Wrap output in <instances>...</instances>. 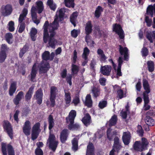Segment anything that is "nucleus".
<instances>
[{
	"label": "nucleus",
	"instance_id": "nucleus-1",
	"mask_svg": "<svg viewBox=\"0 0 155 155\" xmlns=\"http://www.w3.org/2000/svg\"><path fill=\"white\" fill-rule=\"evenodd\" d=\"M58 17H57L54 21L49 24V22L45 21L43 26V41L45 43L47 42L48 39V44L52 48H54L57 40L54 38L56 35L55 31L57 30L59 26V23L57 21Z\"/></svg>",
	"mask_w": 155,
	"mask_h": 155
},
{
	"label": "nucleus",
	"instance_id": "nucleus-2",
	"mask_svg": "<svg viewBox=\"0 0 155 155\" xmlns=\"http://www.w3.org/2000/svg\"><path fill=\"white\" fill-rule=\"evenodd\" d=\"M76 116V111L74 110H71L69 112L68 116L66 118V123L67 124L70 123L68 125V128L70 130H77L80 128V126L78 124H74V120Z\"/></svg>",
	"mask_w": 155,
	"mask_h": 155
},
{
	"label": "nucleus",
	"instance_id": "nucleus-3",
	"mask_svg": "<svg viewBox=\"0 0 155 155\" xmlns=\"http://www.w3.org/2000/svg\"><path fill=\"white\" fill-rule=\"evenodd\" d=\"M148 143L147 139L145 137H143L141 139V141H135L133 147L135 150L141 152L147 149Z\"/></svg>",
	"mask_w": 155,
	"mask_h": 155
},
{
	"label": "nucleus",
	"instance_id": "nucleus-4",
	"mask_svg": "<svg viewBox=\"0 0 155 155\" xmlns=\"http://www.w3.org/2000/svg\"><path fill=\"white\" fill-rule=\"evenodd\" d=\"M49 142V147L53 152H55L58 147V142L56 140V137L53 134H50L48 140Z\"/></svg>",
	"mask_w": 155,
	"mask_h": 155
},
{
	"label": "nucleus",
	"instance_id": "nucleus-5",
	"mask_svg": "<svg viewBox=\"0 0 155 155\" xmlns=\"http://www.w3.org/2000/svg\"><path fill=\"white\" fill-rule=\"evenodd\" d=\"M3 127L4 130L7 133L8 136L12 139L13 137V131L11 123L7 120L3 122Z\"/></svg>",
	"mask_w": 155,
	"mask_h": 155
},
{
	"label": "nucleus",
	"instance_id": "nucleus-6",
	"mask_svg": "<svg viewBox=\"0 0 155 155\" xmlns=\"http://www.w3.org/2000/svg\"><path fill=\"white\" fill-rule=\"evenodd\" d=\"M6 147L8 155H15V151L12 146L10 144L6 145V143H2L1 144L2 152L3 155H7Z\"/></svg>",
	"mask_w": 155,
	"mask_h": 155
},
{
	"label": "nucleus",
	"instance_id": "nucleus-7",
	"mask_svg": "<svg viewBox=\"0 0 155 155\" xmlns=\"http://www.w3.org/2000/svg\"><path fill=\"white\" fill-rule=\"evenodd\" d=\"M40 123L39 122L36 123L33 127L31 133V139L34 140L37 138L40 132Z\"/></svg>",
	"mask_w": 155,
	"mask_h": 155
},
{
	"label": "nucleus",
	"instance_id": "nucleus-8",
	"mask_svg": "<svg viewBox=\"0 0 155 155\" xmlns=\"http://www.w3.org/2000/svg\"><path fill=\"white\" fill-rule=\"evenodd\" d=\"M50 68L49 63L47 61H42L39 67V72L40 74H47Z\"/></svg>",
	"mask_w": 155,
	"mask_h": 155
},
{
	"label": "nucleus",
	"instance_id": "nucleus-9",
	"mask_svg": "<svg viewBox=\"0 0 155 155\" xmlns=\"http://www.w3.org/2000/svg\"><path fill=\"white\" fill-rule=\"evenodd\" d=\"M113 31L115 32L119 36L120 39H123L124 38V34L121 25L117 23L113 25Z\"/></svg>",
	"mask_w": 155,
	"mask_h": 155
},
{
	"label": "nucleus",
	"instance_id": "nucleus-10",
	"mask_svg": "<svg viewBox=\"0 0 155 155\" xmlns=\"http://www.w3.org/2000/svg\"><path fill=\"white\" fill-rule=\"evenodd\" d=\"M119 51L120 54L121 55H124V60L127 61L129 60L128 49L126 47H123L121 45H119Z\"/></svg>",
	"mask_w": 155,
	"mask_h": 155
},
{
	"label": "nucleus",
	"instance_id": "nucleus-11",
	"mask_svg": "<svg viewBox=\"0 0 155 155\" xmlns=\"http://www.w3.org/2000/svg\"><path fill=\"white\" fill-rule=\"evenodd\" d=\"M113 88L114 91L117 93V97L121 99L126 97V94L124 93V91L119 85L116 84L113 86Z\"/></svg>",
	"mask_w": 155,
	"mask_h": 155
},
{
	"label": "nucleus",
	"instance_id": "nucleus-12",
	"mask_svg": "<svg viewBox=\"0 0 155 155\" xmlns=\"http://www.w3.org/2000/svg\"><path fill=\"white\" fill-rule=\"evenodd\" d=\"M37 62H35L31 68V71L28 77H30V80L33 82L35 81V79L36 77V75L38 72V68L37 67Z\"/></svg>",
	"mask_w": 155,
	"mask_h": 155
},
{
	"label": "nucleus",
	"instance_id": "nucleus-13",
	"mask_svg": "<svg viewBox=\"0 0 155 155\" xmlns=\"http://www.w3.org/2000/svg\"><path fill=\"white\" fill-rule=\"evenodd\" d=\"M43 96V93L41 88L38 89L35 93L34 95V97L36 100V102L38 104L41 105L42 102Z\"/></svg>",
	"mask_w": 155,
	"mask_h": 155
},
{
	"label": "nucleus",
	"instance_id": "nucleus-14",
	"mask_svg": "<svg viewBox=\"0 0 155 155\" xmlns=\"http://www.w3.org/2000/svg\"><path fill=\"white\" fill-rule=\"evenodd\" d=\"M68 130L67 129H64L62 130L60 133V139L62 143H65L67 140L69 135Z\"/></svg>",
	"mask_w": 155,
	"mask_h": 155
},
{
	"label": "nucleus",
	"instance_id": "nucleus-15",
	"mask_svg": "<svg viewBox=\"0 0 155 155\" xmlns=\"http://www.w3.org/2000/svg\"><path fill=\"white\" fill-rule=\"evenodd\" d=\"M131 137L129 132H125L123 133L122 137L123 141L125 145H128L130 142Z\"/></svg>",
	"mask_w": 155,
	"mask_h": 155
},
{
	"label": "nucleus",
	"instance_id": "nucleus-16",
	"mask_svg": "<svg viewBox=\"0 0 155 155\" xmlns=\"http://www.w3.org/2000/svg\"><path fill=\"white\" fill-rule=\"evenodd\" d=\"M31 129L30 122L27 120L25 122L23 128V132L25 135L28 136L30 135Z\"/></svg>",
	"mask_w": 155,
	"mask_h": 155
},
{
	"label": "nucleus",
	"instance_id": "nucleus-17",
	"mask_svg": "<svg viewBox=\"0 0 155 155\" xmlns=\"http://www.w3.org/2000/svg\"><path fill=\"white\" fill-rule=\"evenodd\" d=\"M24 97V93L23 92L21 91L19 92L13 99V101L14 104L16 105H18Z\"/></svg>",
	"mask_w": 155,
	"mask_h": 155
},
{
	"label": "nucleus",
	"instance_id": "nucleus-18",
	"mask_svg": "<svg viewBox=\"0 0 155 155\" xmlns=\"http://www.w3.org/2000/svg\"><path fill=\"white\" fill-rule=\"evenodd\" d=\"M81 121L86 127H88L92 123L91 117L89 114L86 113L82 119Z\"/></svg>",
	"mask_w": 155,
	"mask_h": 155
},
{
	"label": "nucleus",
	"instance_id": "nucleus-19",
	"mask_svg": "<svg viewBox=\"0 0 155 155\" xmlns=\"http://www.w3.org/2000/svg\"><path fill=\"white\" fill-rule=\"evenodd\" d=\"M111 70V67L110 65H106L101 67V73L104 75L109 76L110 74Z\"/></svg>",
	"mask_w": 155,
	"mask_h": 155
},
{
	"label": "nucleus",
	"instance_id": "nucleus-20",
	"mask_svg": "<svg viewBox=\"0 0 155 155\" xmlns=\"http://www.w3.org/2000/svg\"><path fill=\"white\" fill-rule=\"evenodd\" d=\"M92 28V21L91 20L88 21L86 23L85 27V34L86 35H89L92 33L93 31Z\"/></svg>",
	"mask_w": 155,
	"mask_h": 155
},
{
	"label": "nucleus",
	"instance_id": "nucleus-21",
	"mask_svg": "<svg viewBox=\"0 0 155 155\" xmlns=\"http://www.w3.org/2000/svg\"><path fill=\"white\" fill-rule=\"evenodd\" d=\"M155 11V4L153 5H149L147 8L146 12L145 15H149L151 18L153 17V15L154 12Z\"/></svg>",
	"mask_w": 155,
	"mask_h": 155
},
{
	"label": "nucleus",
	"instance_id": "nucleus-22",
	"mask_svg": "<svg viewBox=\"0 0 155 155\" xmlns=\"http://www.w3.org/2000/svg\"><path fill=\"white\" fill-rule=\"evenodd\" d=\"M17 89V82L13 81L11 83L9 90V94L10 96H12L15 92Z\"/></svg>",
	"mask_w": 155,
	"mask_h": 155
},
{
	"label": "nucleus",
	"instance_id": "nucleus-23",
	"mask_svg": "<svg viewBox=\"0 0 155 155\" xmlns=\"http://www.w3.org/2000/svg\"><path fill=\"white\" fill-rule=\"evenodd\" d=\"M34 89V87L32 86L29 88L28 91L27 92L25 95V101L28 102L30 101L33 93Z\"/></svg>",
	"mask_w": 155,
	"mask_h": 155
},
{
	"label": "nucleus",
	"instance_id": "nucleus-24",
	"mask_svg": "<svg viewBox=\"0 0 155 155\" xmlns=\"http://www.w3.org/2000/svg\"><path fill=\"white\" fill-rule=\"evenodd\" d=\"M13 11L12 6L9 4L6 5L5 8V11L2 13L4 16H6L10 15Z\"/></svg>",
	"mask_w": 155,
	"mask_h": 155
},
{
	"label": "nucleus",
	"instance_id": "nucleus-25",
	"mask_svg": "<svg viewBox=\"0 0 155 155\" xmlns=\"http://www.w3.org/2000/svg\"><path fill=\"white\" fill-rule=\"evenodd\" d=\"M35 4L38 13L39 14L41 13L44 9L43 2L41 1H38L36 2Z\"/></svg>",
	"mask_w": 155,
	"mask_h": 155
},
{
	"label": "nucleus",
	"instance_id": "nucleus-26",
	"mask_svg": "<svg viewBox=\"0 0 155 155\" xmlns=\"http://www.w3.org/2000/svg\"><path fill=\"white\" fill-rule=\"evenodd\" d=\"M143 85L145 90L143 93L149 94L150 92V86L148 81L145 79L143 80Z\"/></svg>",
	"mask_w": 155,
	"mask_h": 155
},
{
	"label": "nucleus",
	"instance_id": "nucleus-27",
	"mask_svg": "<svg viewBox=\"0 0 155 155\" xmlns=\"http://www.w3.org/2000/svg\"><path fill=\"white\" fill-rule=\"evenodd\" d=\"M29 48V46L27 43H26L23 47L21 49L19 53V55L20 58H22L24 55L27 52Z\"/></svg>",
	"mask_w": 155,
	"mask_h": 155
},
{
	"label": "nucleus",
	"instance_id": "nucleus-28",
	"mask_svg": "<svg viewBox=\"0 0 155 155\" xmlns=\"http://www.w3.org/2000/svg\"><path fill=\"white\" fill-rule=\"evenodd\" d=\"M65 9L64 8H61L58 11L59 15L58 16L57 15H55V18L54 19L57 18L58 17V18L57 19V21L58 22V17L60 19V21H61L63 20L64 18V12H65Z\"/></svg>",
	"mask_w": 155,
	"mask_h": 155
},
{
	"label": "nucleus",
	"instance_id": "nucleus-29",
	"mask_svg": "<svg viewBox=\"0 0 155 155\" xmlns=\"http://www.w3.org/2000/svg\"><path fill=\"white\" fill-rule=\"evenodd\" d=\"M85 104L88 107H91L92 105V101L91 95L90 94H87L85 98Z\"/></svg>",
	"mask_w": 155,
	"mask_h": 155
},
{
	"label": "nucleus",
	"instance_id": "nucleus-30",
	"mask_svg": "<svg viewBox=\"0 0 155 155\" xmlns=\"http://www.w3.org/2000/svg\"><path fill=\"white\" fill-rule=\"evenodd\" d=\"M97 53L99 55L100 61L103 62L105 61L107 59V58L104 53L103 50L101 48H99L97 50Z\"/></svg>",
	"mask_w": 155,
	"mask_h": 155
},
{
	"label": "nucleus",
	"instance_id": "nucleus-31",
	"mask_svg": "<svg viewBox=\"0 0 155 155\" xmlns=\"http://www.w3.org/2000/svg\"><path fill=\"white\" fill-rule=\"evenodd\" d=\"M103 11V9L100 6H98L94 12V16L97 18H98L101 15V13Z\"/></svg>",
	"mask_w": 155,
	"mask_h": 155
},
{
	"label": "nucleus",
	"instance_id": "nucleus-32",
	"mask_svg": "<svg viewBox=\"0 0 155 155\" xmlns=\"http://www.w3.org/2000/svg\"><path fill=\"white\" fill-rule=\"evenodd\" d=\"M48 122L49 127L48 129L50 131H51L52 128L54 125V122L53 116L50 115L48 118Z\"/></svg>",
	"mask_w": 155,
	"mask_h": 155
},
{
	"label": "nucleus",
	"instance_id": "nucleus-33",
	"mask_svg": "<svg viewBox=\"0 0 155 155\" xmlns=\"http://www.w3.org/2000/svg\"><path fill=\"white\" fill-rule=\"evenodd\" d=\"M64 101L66 105L69 104L71 102V93L69 92H66L64 90Z\"/></svg>",
	"mask_w": 155,
	"mask_h": 155
},
{
	"label": "nucleus",
	"instance_id": "nucleus-34",
	"mask_svg": "<svg viewBox=\"0 0 155 155\" xmlns=\"http://www.w3.org/2000/svg\"><path fill=\"white\" fill-rule=\"evenodd\" d=\"M78 15V13L77 12H74L72 14L70 18V21L74 27L76 26V21Z\"/></svg>",
	"mask_w": 155,
	"mask_h": 155
},
{
	"label": "nucleus",
	"instance_id": "nucleus-35",
	"mask_svg": "<svg viewBox=\"0 0 155 155\" xmlns=\"http://www.w3.org/2000/svg\"><path fill=\"white\" fill-rule=\"evenodd\" d=\"M146 124L150 126H153L154 124V120L150 116H146L145 118Z\"/></svg>",
	"mask_w": 155,
	"mask_h": 155
},
{
	"label": "nucleus",
	"instance_id": "nucleus-36",
	"mask_svg": "<svg viewBox=\"0 0 155 155\" xmlns=\"http://www.w3.org/2000/svg\"><path fill=\"white\" fill-rule=\"evenodd\" d=\"M85 41L87 42V45L91 47H94L95 45L94 41L91 39V36L90 35H86L85 38Z\"/></svg>",
	"mask_w": 155,
	"mask_h": 155
},
{
	"label": "nucleus",
	"instance_id": "nucleus-37",
	"mask_svg": "<svg viewBox=\"0 0 155 155\" xmlns=\"http://www.w3.org/2000/svg\"><path fill=\"white\" fill-rule=\"evenodd\" d=\"M117 116L114 114L112 117L109 120V125L111 127L113 126H115L117 124Z\"/></svg>",
	"mask_w": 155,
	"mask_h": 155
},
{
	"label": "nucleus",
	"instance_id": "nucleus-38",
	"mask_svg": "<svg viewBox=\"0 0 155 155\" xmlns=\"http://www.w3.org/2000/svg\"><path fill=\"white\" fill-rule=\"evenodd\" d=\"M92 91L94 97L95 98L99 96L100 94V89L99 87L94 86Z\"/></svg>",
	"mask_w": 155,
	"mask_h": 155
},
{
	"label": "nucleus",
	"instance_id": "nucleus-39",
	"mask_svg": "<svg viewBox=\"0 0 155 155\" xmlns=\"http://www.w3.org/2000/svg\"><path fill=\"white\" fill-rule=\"evenodd\" d=\"M47 5L49 6L51 10L53 11H55L57 6L55 3H54L53 0H48Z\"/></svg>",
	"mask_w": 155,
	"mask_h": 155
},
{
	"label": "nucleus",
	"instance_id": "nucleus-40",
	"mask_svg": "<svg viewBox=\"0 0 155 155\" xmlns=\"http://www.w3.org/2000/svg\"><path fill=\"white\" fill-rule=\"evenodd\" d=\"M13 38L12 34L9 32L7 33L5 36V38L7 42L9 44H12L13 43L12 39Z\"/></svg>",
	"mask_w": 155,
	"mask_h": 155
},
{
	"label": "nucleus",
	"instance_id": "nucleus-41",
	"mask_svg": "<svg viewBox=\"0 0 155 155\" xmlns=\"http://www.w3.org/2000/svg\"><path fill=\"white\" fill-rule=\"evenodd\" d=\"M78 141L76 138H74L72 141V149L75 152L77 151L78 149Z\"/></svg>",
	"mask_w": 155,
	"mask_h": 155
},
{
	"label": "nucleus",
	"instance_id": "nucleus-42",
	"mask_svg": "<svg viewBox=\"0 0 155 155\" xmlns=\"http://www.w3.org/2000/svg\"><path fill=\"white\" fill-rule=\"evenodd\" d=\"M148 70L150 72L153 71L154 68V62L151 61H149L147 63Z\"/></svg>",
	"mask_w": 155,
	"mask_h": 155
},
{
	"label": "nucleus",
	"instance_id": "nucleus-43",
	"mask_svg": "<svg viewBox=\"0 0 155 155\" xmlns=\"http://www.w3.org/2000/svg\"><path fill=\"white\" fill-rule=\"evenodd\" d=\"M74 0H64L65 6L68 8H74Z\"/></svg>",
	"mask_w": 155,
	"mask_h": 155
},
{
	"label": "nucleus",
	"instance_id": "nucleus-44",
	"mask_svg": "<svg viewBox=\"0 0 155 155\" xmlns=\"http://www.w3.org/2000/svg\"><path fill=\"white\" fill-rule=\"evenodd\" d=\"M90 50L87 47H86L84 48L82 55V57L84 60L87 59V56L90 53Z\"/></svg>",
	"mask_w": 155,
	"mask_h": 155
},
{
	"label": "nucleus",
	"instance_id": "nucleus-45",
	"mask_svg": "<svg viewBox=\"0 0 155 155\" xmlns=\"http://www.w3.org/2000/svg\"><path fill=\"white\" fill-rule=\"evenodd\" d=\"M9 49V48L5 44H2L1 46L0 53L7 55V52Z\"/></svg>",
	"mask_w": 155,
	"mask_h": 155
},
{
	"label": "nucleus",
	"instance_id": "nucleus-46",
	"mask_svg": "<svg viewBox=\"0 0 155 155\" xmlns=\"http://www.w3.org/2000/svg\"><path fill=\"white\" fill-rule=\"evenodd\" d=\"M37 30L36 28H31L30 31V37L33 41H35L36 40V38L35 36L37 34Z\"/></svg>",
	"mask_w": 155,
	"mask_h": 155
},
{
	"label": "nucleus",
	"instance_id": "nucleus-47",
	"mask_svg": "<svg viewBox=\"0 0 155 155\" xmlns=\"http://www.w3.org/2000/svg\"><path fill=\"white\" fill-rule=\"evenodd\" d=\"M57 91L58 90L56 87L54 86H51L50 88V96L56 97Z\"/></svg>",
	"mask_w": 155,
	"mask_h": 155
},
{
	"label": "nucleus",
	"instance_id": "nucleus-48",
	"mask_svg": "<svg viewBox=\"0 0 155 155\" xmlns=\"http://www.w3.org/2000/svg\"><path fill=\"white\" fill-rule=\"evenodd\" d=\"M31 16L32 20L35 23L38 25L40 23V21L37 19V15L35 12H31Z\"/></svg>",
	"mask_w": 155,
	"mask_h": 155
},
{
	"label": "nucleus",
	"instance_id": "nucleus-49",
	"mask_svg": "<svg viewBox=\"0 0 155 155\" xmlns=\"http://www.w3.org/2000/svg\"><path fill=\"white\" fill-rule=\"evenodd\" d=\"M50 52L48 51H45L42 55V59L46 61L49 60H50Z\"/></svg>",
	"mask_w": 155,
	"mask_h": 155
},
{
	"label": "nucleus",
	"instance_id": "nucleus-50",
	"mask_svg": "<svg viewBox=\"0 0 155 155\" xmlns=\"http://www.w3.org/2000/svg\"><path fill=\"white\" fill-rule=\"evenodd\" d=\"M79 70V67L76 64H72L71 65V71L74 74H77Z\"/></svg>",
	"mask_w": 155,
	"mask_h": 155
},
{
	"label": "nucleus",
	"instance_id": "nucleus-51",
	"mask_svg": "<svg viewBox=\"0 0 155 155\" xmlns=\"http://www.w3.org/2000/svg\"><path fill=\"white\" fill-rule=\"evenodd\" d=\"M94 146L93 143L90 142L87 146L86 152L94 153Z\"/></svg>",
	"mask_w": 155,
	"mask_h": 155
},
{
	"label": "nucleus",
	"instance_id": "nucleus-52",
	"mask_svg": "<svg viewBox=\"0 0 155 155\" xmlns=\"http://www.w3.org/2000/svg\"><path fill=\"white\" fill-rule=\"evenodd\" d=\"M8 29L9 31L10 32H12L14 31V23L13 21H10L8 24Z\"/></svg>",
	"mask_w": 155,
	"mask_h": 155
},
{
	"label": "nucleus",
	"instance_id": "nucleus-53",
	"mask_svg": "<svg viewBox=\"0 0 155 155\" xmlns=\"http://www.w3.org/2000/svg\"><path fill=\"white\" fill-rule=\"evenodd\" d=\"M141 52L143 57H146L149 54L148 49L146 47H143L142 48Z\"/></svg>",
	"mask_w": 155,
	"mask_h": 155
},
{
	"label": "nucleus",
	"instance_id": "nucleus-54",
	"mask_svg": "<svg viewBox=\"0 0 155 155\" xmlns=\"http://www.w3.org/2000/svg\"><path fill=\"white\" fill-rule=\"evenodd\" d=\"M107 105V102L106 101H101L98 104V107L102 109L106 107Z\"/></svg>",
	"mask_w": 155,
	"mask_h": 155
},
{
	"label": "nucleus",
	"instance_id": "nucleus-55",
	"mask_svg": "<svg viewBox=\"0 0 155 155\" xmlns=\"http://www.w3.org/2000/svg\"><path fill=\"white\" fill-rule=\"evenodd\" d=\"M148 94H149L147 93H143V100L144 101V104L145 105L147 104L149 102Z\"/></svg>",
	"mask_w": 155,
	"mask_h": 155
},
{
	"label": "nucleus",
	"instance_id": "nucleus-56",
	"mask_svg": "<svg viewBox=\"0 0 155 155\" xmlns=\"http://www.w3.org/2000/svg\"><path fill=\"white\" fill-rule=\"evenodd\" d=\"M145 21L148 27H150L152 25V20L151 19H150L149 16H145Z\"/></svg>",
	"mask_w": 155,
	"mask_h": 155
},
{
	"label": "nucleus",
	"instance_id": "nucleus-57",
	"mask_svg": "<svg viewBox=\"0 0 155 155\" xmlns=\"http://www.w3.org/2000/svg\"><path fill=\"white\" fill-rule=\"evenodd\" d=\"M137 132L139 135L141 137L143 136L144 132L142 127L140 125H138L137 126Z\"/></svg>",
	"mask_w": 155,
	"mask_h": 155
},
{
	"label": "nucleus",
	"instance_id": "nucleus-58",
	"mask_svg": "<svg viewBox=\"0 0 155 155\" xmlns=\"http://www.w3.org/2000/svg\"><path fill=\"white\" fill-rule=\"evenodd\" d=\"M20 113V111L18 110H17L15 114L14 115V120L16 121L17 123H18L19 121V119L18 118V115Z\"/></svg>",
	"mask_w": 155,
	"mask_h": 155
},
{
	"label": "nucleus",
	"instance_id": "nucleus-59",
	"mask_svg": "<svg viewBox=\"0 0 155 155\" xmlns=\"http://www.w3.org/2000/svg\"><path fill=\"white\" fill-rule=\"evenodd\" d=\"M153 33L151 32H147L146 34V38L150 41V42L152 43L153 40L152 38L153 37Z\"/></svg>",
	"mask_w": 155,
	"mask_h": 155
},
{
	"label": "nucleus",
	"instance_id": "nucleus-60",
	"mask_svg": "<svg viewBox=\"0 0 155 155\" xmlns=\"http://www.w3.org/2000/svg\"><path fill=\"white\" fill-rule=\"evenodd\" d=\"M7 57V55L0 53V63L4 62Z\"/></svg>",
	"mask_w": 155,
	"mask_h": 155
},
{
	"label": "nucleus",
	"instance_id": "nucleus-61",
	"mask_svg": "<svg viewBox=\"0 0 155 155\" xmlns=\"http://www.w3.org/2000/svg\"><path fill=\"white\" fill-rule=\"evenodd\" d=\"M56 97L50 96V99L51 102V106L54 107L55 105V99Z\"/></svg>",
	"mask_w": 155,
	"mask_h": 155
},
{
	"label": "nucleus",
	"instance_id": "nucleus-62",
	"mask_svg": "<svg viewBox=\"0 0 155 155\" xmlns=\"http://www.w3.org/2000/svg\"><path fill=\"white\" fill-rule=\"evenodd\" d=\"M18 31L19 33H21L24 30L25 28V23H20Z\"/></svg>",
	"mask_w": 155,
	"mask_h": 155
},
{
	"label": "nucleus",
	"instance_id": "nucleus-63",
	"mask_svg": "<svg viewBox=\"0 0 155 155\" xmlns=\"http://www.w3.org/2000/svg\"><path fill=\"white\" fill-rule=\"evenodd\" d=\"M71 34L72 37L74 38H77L78 35V30L75 29H73L71 31Z\"/></svg>",
	"mask_w": 155,
	"mask_h": 155
},
{
	"label": "nucleus",
	"instance_id": "nucleus-64",
	"mask_svg": "<svg viewBox=\"0 0 155 155\" xmlns=\"http://www.w3.org/2000/svg\"><path fill=\"white\" fill-rule=\"evenodd\" d=\"M35 155H43V152L41 149L36 148L35 151Z\"/></svg>",
	"mask_w": 155,
	"mask_h": 155
}]
</instances>
